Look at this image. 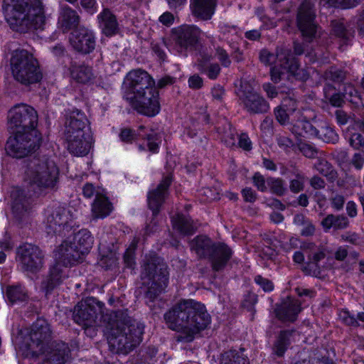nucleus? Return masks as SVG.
<instances>
[{"mask_svg": "<svg viewBox=\"0 0 364 364\" xmlns=\"http://www.w3.org/2000/svg\"><path fill=\"white\" fill-rule=\"evenodd\" d=\"M167 327L179 334L176 340L189 343L196 334L205 330L211 318L205 305L193 299L182 300L164 314Z\"/></svg>", "mask_w": 364, "mask_h": 364, "instance_id": "f257e3e1", "label": "nucleus"}, {"mask_svg": "<svg viewBox=\"0 0 364 364\" xmlns=\"http://www.w3.org/2000/svg\"><path fill=\"white\" fill-rule=\"evenodd\" d=\"M127 309L112 311L103 317L110 350L127 355L142 341L144 326L129 316Z\"/></svg>", "mask_w": 364, "mask_h": 364, "instance_id": "f03ea898", "label": "nucleus"}, {"mask_svg": "<svg viewBox=\"0 0 364 364\" xmlns=\"http://www.w3.org/2000/svg\"><path fill=\"white\" fill-rule=\"evenodd\" d=\"M6 21L17 32L43 29L46 23L40 0H4L2 5Z\"/></svg>", "mask_w": 364, "mask_h": 364, "instance_id": "7ed1b4c3", "label": "nucleus"}, {"mask_svg": "<svg viewBox=\"0 0 364 364\" xmlns=\"http://www.w3.org/2000/svg\"><path fill=\"white\" fill-rule=\"evenodd\" d=\"M318 1L320 9L341 6L351 8L358 4V0H305L300 5L296 17L297 26L304 39L311 42L320 37L321 28L315 22V4Z\"/></svg>", "mask_w": 364, "mask_h": 364, "instance_id": "20e7f679", "label": "nucleus"}, {"mask_svg": "<svg viewBox=\"0 0 364 364\" xmlns=\"http://www.w3.org/2000/svg\"><path fill=\"white\" fill-rule=\"evenodd\" d=\"M25 180L40 189L53 188L58 182L59 170L46 155L30 156L23 161Z\"/></svg>", "mask_w": 364, "mask_h": 364, "instance_id": "39448f33", "label": "nucleus"}, {"mask_svg": "<svg viewBox=\"0 0 364 364\" xmlns=\"http://www.w3.org/2000/svg\"><path fill=\"white\" fill-rule=\"evenodd\" d=\"M142 285L146 288L145 297L153 301L166 289L168 282L167 265L156 255H146L141 266Z\"/></svg>", "mask_w": 364, "mask_h": 364, "instance_id": "423d86ee", "label": "nucleus"}, {"mask_svg": "<svg viewBox=\"0 0 364 364\" xmlns=\"http://www.w3.org/2000/svg\"><path fill=\"white\" fill-rule=\"evenodd\" d=\"M10 63L14 78L23 85L38 83L43 77L38 61L26 50H15Z\"/></svg>", "mask_w": 364, "mask_h": 364, "instance_id": "0eeeda50", "label": "nucleus"}, {"mask_svg": "<svg viewBox=\"0 0 364 364\" xmlns=\"http://www.w3.org/2000/svg\"><path fill=\"white\" fill-rule=\"evenodd\" d=\"M105 305L95 298L89 297L78 302L73 311V319L82 326L89 336L96 334V325L100 318L103 321Z\"/></svg>", "mask_w": 364, "mask_h": 364, "instance_id": "6e6552de", "label": "nucleus"}, {"mask_svg": "<svg viewBox=\"0 0 364 364\" xmlns=\"http://www.w3.org/2000/svg\"><path fill=\"white\" fill-rule=\"evenodd\" d=\"M52 340V330L48 322L43 318H38L31 326L24 346L25 356L36 358L45 353Z\"/></svg>", "mask_w": 364, "mask_h": 364, "instance_id": "1a4fd4ad", "label": "nucleus"}, {"mask_svg": "<svg viewBox=\"0 0 364 364\" xmlns=\"http://www.w3.org/2000/svg\"><path fill=\"white\" fill-rule=\"evenodd\" d=\"M41 139L38 130L32 132L17 130L15 136L9 137L7 140L6 151L14 158H23L40 146Z\"/></svg>", "mask_w": 364, "mask_h": 364, "instance_id": "9d476101", "label": "nucleus"}, {"mask_svg": "<svg viewBox=\"0 0 364 364\" xmlns=\"http://www.w3.org/2000/svg\"><path fill=\"white\" fill-rule=\"evenodd\" d=\"M48 213L46 230L48 234L65 237L75 225L72 213L65 207L55 204Z\"/></svg>", "mask_w": 364, "mask_h": 364, "instance_id": "9b49d317", "label": "nucleus"}, {"mask_svg": "<svg viewBox=\"0 0 364 364\" xmlns=\"http://www.w3.org/2000/svg\"><path fill=\"white\" fill-rule=\"evenodd\" d=\"M238 97L243 109L250 114H265L269 109V102L255 91L247 80L241 81Z\"/></svg>", "mask_w": 364, "mask_h": 364, "instance_id": "f8f14e48", "label": "nucleus"}, {"mask_svg": "<svg viewBox=\"0 0 364 364\" xmlns=\"http://www.w3.org/2000/svg\"><path fill=\"white\" fill-rule=\"evenodd\" d=\"M9 127L21 132H32L38 124L37 112L32 107L21 104L12 107L8 114Z\"/></svg>", "mask_w": 364, "mask_h": 364, "instance_id": "ddd939ff", "label": "nucleus"}, {"mask_svg": "<svg viewBox=\"0 0 364 364\" xmlns=\"http://www.w3.org/2000/svg\"><path fill=\"white\" fill-rule=\"evenodd\" d=\"M201 30L193 25H182L171 31L174 48L181 54L186 55L188 50H195L199 43Z\"/></svg>", "mask_w": 364, "mask_h": 364, "instance_id": "4468645a", "label": "nucleus"}, {"mask_svg": "<svg viewBox=\"0 0 364 364\" xmlns=\"http://www.w3.org/2000/svg\"><path fill=\"white\" fill-rule=\"evenodd\" d=\"M125 97L130 102L133 108L141 114L154 117L160 111L159 94L157 88L151 89L146 92L134 97L126 95Z\"/></svg>", "mask_w": 364, "mask_h": 364, "instance_id": "2eb2a0df", "label": "nucleus"}, {"mask_svg": "<svg viewBox=\"0 0 364 364\" xmlns=\"http://www.w3.org/2000/svg\"><path fill=\"white\" fill-rule=\"evenodd\" d=\"M17 256L22 268L28 272H38L43 265L44 254L36 245L24 243L17 248Z\"/></svg>", "mask_w": 364, "mask_h": 364, "instance_id": "dca6fc26", "label": "nucleus"}, {"mask_svg": "<svg viewBox=\"0 0 364 364\" xmlns=\"http://www.w3.org/2000/svg\"><path fill=\"white\" fill-rule=\"evenodd\" d=\"M69 42L73 49L82 55L91 53L96 46L94 33L85 27L75 28L70 34Z\"/></svg>", "mask_w": 364, "mask_h": 364, "instance_id": "f3484780", "label": "nucleus"}, {"mask_svg": "<svg viewBox=\"0 0 364 364\" xmlns=\"http://www.w3.org/2000/svg\"><path fill=\"white\" fill-rule=\"evenodd\" d=\"M125 83L129 97H134L147 90L156 88L155 82L147 72L142 70L131 71L126 77Z\"/></svg>", "mask_w": 364, "mask_h": 364, "instance_id": "a211bd4d", "label": "nucleus"}, {"mask_svg": "<svg viewBox=\"0 0 364 364\" xmlns=\"http://www.w3.org/2000/svg\"><path fill=\"white\" fill-rule=\"evenodd\" d=\"M12 198V213L18 223H27L31 215V199L27 197L23 190L16 188L11 194Z\"/></svg>", "mask_w": 364, "mask_h": 364, "instance_id": "6ab92c4d", "label": "nucleus"}, {"mask_svg": "<svg viewBox=\"0 0 364 364\" xmlns=\"http://www.w3.org/2000/svg\"><path fill=\"white\" fill-rule=\"evenodd\" d=\"M72 240H65L55 251V258L64 267L73 266L82 260L84 255Z\"/></svg>", "mask_w": 364, "mask_h": 364, "instance_id": "aec40b11", "label": "nucleus"}, {"mask_svg": "<svg viewBox=\"0 0 364 364\" xmlns=\"http://www.w3.org/2000/svg\"><path fill=\"white\" fill-rule=\"evenodd\" d=\"M300 311V301L291 297H287L280 304H277L274 309L276 317L283 322L294 321Z\"/></svg>", "mask_w": 364, "mask_h": 364, "instance_id": "412c9836", "label": "nucleus"}, {"mask_svg": "<svg viewBox=\"0 0 364 364\" xmlns=\"http://www.w3.org/2000/svg\"><path fill=\"white\" fill-rule=\"evenodd\" d=\"M68 143V151L75 156H85L92 146V138L90 133L84 134L65 135Z\"/></svg>", "mask_w": 364, "mask_h": 364, "instance_id": "4be33fe9", "label": "nucleus"}, {"mask_svg": "<svg viewBox=\"0 0 364 364\" xmlns=\"http://www.w3.org/2000/svg\"><path fill=\"white\" fill-rule=\"evenodd\" d=\"M87 124L88 119L85 114L79 109H74L67 117L65 135L88 133L85 131Z\"/></svg>", "mask_w": 364, "mask_h": 364, "instance_id": "5701e85b", "label": "nucleus"}, {"mask_svg": "<svg viewBox=\"0 0 364 364\" xmlns=\"http://www.w3.org/2000/svg\"><path fill=\"white\" fill-rule=\"evenodd\" d=\"M171 183L170 176H166L158 185L157 188L148 194V205L154 215H156L159 208L164 202L168 188Z\"/></svg>", "mask_w": 364, "mask_h": 364, "instance_id": "b1692460", "label": "nucleus"}, {"mask_svg": "<svg viewBox=\"0 0 364 364\" xmlns=\"http://www.w3.org/2000/svg\"><path fill=\"white\" fill-rule=\"evenodd\" d=\"M232 255L231 248L223 242L216 243L209 260L211 262V267L215 272L223 269L227 265L228 261Z\"/></svg>", "mask_w": 364, "mask_h": 364, "instance_id": "393cba45", "label": "nucleus"}, {"mask_svg": "<svg viewBox=\"0 0 364 364\" xmlns=\"http://www.w3.org/2000/svg\"><path fill=\"white\" fill-rule=\"evenodd\" d=\"M70 360V348L67 343L59 341L52 343L44 364H66Z\"/></svg>", "mask_w": 364, "mask_h": 364, "instance_id": "a878e982", "label": "nucleus"}, {"mask_svg": "<svg viewBox=\"0 0 364 364\" xmlns=\"http://www.w3.org/2000/svg\"><path fill=\"white\" fill-rule=\"evenodd\" d=\"M192 14L203 21L211 18L216 6V0H191Z\"/></svg>", "mask_w": 364, "mask_h": 364, "instance_id": "bb28decb", "label": "nucleus"}, {"mask_svg": "<svg viewBox=\"0 0 364 364\" xmlns=\"http://www.w3.org/2000/svg\"><path fill=\"white\" fill-rule=\"evenodd\" d=\"M210 238L205 235L196 237L190 243L191 248L200 259H209L215 245Z\"/></svg>", "mask_w": 364, "mask_h": 364, "instance_id": "cd10ccee", "label": "nucleus"}, {"mask_svg": "<svg viewBox=\"0 0 364 364\" xmlns=\"http://www.w3.org/2000/svg\"><path fill=\"white\" fill-rule=\"evenodd\" d=\"M63 267L62 263L56 261V263L50 269L48 277L43 281L41 287L46 294L50 293L67 277Z\"/></svg>", "mask_w": 364, "mask_h": 364, "instance_id": "c85d7f7f", "label": "nucleus"}, {"mask_svg": "<svg viewBox=\"0 0 364 364\" xmlns=\"http://www.w3.org/2000/svg\"><path fill=\"white\" fill-rule=\"evenodd\" d=\"M171 222L173 228L183 235H193L197 229V226L190 218L181 214L172 217Z\"/></svg>", "mask_w": 364, "mask_h": 364, "instance_id": "c756f323", "label": "nucleus"}, {"mask_svg": "<svg viewBox=\"0 0 364 364\" xmlns=\"http://www.w3.org/2000/svg\"><path fill=\"white\" fill-rule=\"evenodd\" d=\"M72 242L78 248L79 252L85 256L92 248L94 239L89 230L82 229L75 235Z\"/></svg>", "mask_w": 364, "mask_h": 364, "instance_id": "7c9ffc66", "label": "nucleus"}, {"mask_svg": "<svg viewBox=\"0 0 364 364\" xmlns=\"http://www.w3.org/2000/svg\"><path fill=\"white\" fill-rule=\"evenodd\" d=\"M100 26L107 36L115 34L118 31V23L115 16L108 9H105L100 14Z\"/></svg>", "mask_w": 364, "mask_h": 364, "instance_id": "2f4dec72", "label": "nucleus"}, {"mask_svg": "<svg viewBox=\"0 0 364 364\" xmlns=\"http://www.w3.org/2000/svg\"><path fill=\"white\" fill-rule=\"evenodd\" d=\"M80 23V16L76 11L68 6H63L59 17V23L65 30L75 28Z\"/></svg>", "mask_w": 364, "mask_h": 364, "instance_id": "473e14b6", "label": "nucleus"}, {"mask_svg": "<svg viewBox=\"0 0 364 364\" xmlns=\"http://www.w3.org/2000/svg\"><path fill=\"white\" fill-rule=\"evenodd\" d=\"M112 203L103 195L96 193L95 199L92 205V215L95 218H105L112 211Z\"/></svg>", "mask_w": 364, "mask_h": 364, "instance_id": "72a5a7b5", "label": "nucleus"}, {"mask_svg": "<svg viewBox=\"0 0 364 364\" xmlns=\"http://www.w3.org/2000/svg\"><path fill=\"white\" fill-rule=\"evenodd\" d=\"M220 364H250L243 348L239 350H230L221 355Z\"/></svg>", "mask_w": 364, "mask_h": 364, "instance_id": "f704fd0d", "label": "nucleus"}, {"mask_svg": "<svg viewBox=\"0 0 364 364\" xmlns=\"http://www.w3.org/2000/svg\"><path fill=\"white\" fill-rule=\"evenodd\" d=\"M293 333L292 331H282L277 337L273 346L272 354L277 357H283L286 350L291 344V336Z\"/></svg>", "mask_w": 364, "mask_h": 364, "instance_id": "c9c22d12", "label": "nucleus"}, {"mask_svg": "<svg viewBox=\"0 0 364 364\" xmlns=\"http://www.w3.org/2000/svg\"><path fill=\"white\" fill-rule=\"evenodd\" d=\"M321 225L325 231H328L331 228L335 230H343L349 225V220L343 215L328 214L321 221Z\"/></svg>", "mask_w": 364, "mask_h": 364, "instance_id": "e433bc0d", "label": "nucleus"}, {"mask_svg": "<svg viewBox=\"0 0 364 364\" xmlns=\"http://www.w3.org/2000/svg\"><path fill=\"white\" fill-rule=\"evenodd\" d=\"M293 124L292 132L295 134L301 136H314L316 134L318 124L314 125L309 121L296 118Z\"/></svg>", "mask_w": 364, "mask_h": 364, "instance_id": "4c0bfd02", "label": "nucleus"}, {"mask_svg": "<svg viewBox=\"0 0 364 364\" xmlns=\"http://www.w3.org/2000/svg\"><path fill=\"white\" fill-rule=\"evenodd\" d=\"M71 76L77 82L83 84L90 82L94 78L92 68L84 65L73 67Z\"/></svg>", "mask_w": 364, "mask_h": 364, "instance_id": "58836bf2", "label": "nucleus"}, {"mask_svg": "<svg viewBox=\"0 0 364 364\" xmlns=\"http://www.w3.org/2000/svg\"><path fill=\"white\" fill-rule=\"evenodd\" d=\"M315 136L327 143L335 144L338 140V135L335 130L325 122H320Z\"/></svg>", "mask_w": 364, "mask_h": 364, "instance_id": "ea45409f", "label": "nucleus"}, {"mask_svg": "<svg viewBox=\"0 0 364 364\" xmlns=\"http://www.w3.org/2000/svg\"><path fill=\"white\" fill-rule=\"evenodd\" d=\"M6 296L9 302L11 304L25 301L28 299L27 292L21 285L7 287Z\"/></svg>", "mask_w": 364, "mask_h": 364, "instance_id": "a19ab883", "label": "nucleus"}, {"mask_svg": "<svg viewBox=\"0 0 364 364\" xmlns=\"http://www.w3.org/2000/svg\"><path fill=\"white\" fill-rule=\"evenodd\" d=\"M276 65L282 66L290 70L294 69L291 50L284 47L277 48L276 50Z\"/></svg>", "mask_w": 364, "mask_h": 364, "instance_id": "79ce46f5", "label": "nucleus"}, {"mask_svg": "<svg viewBox=\"0 0 364 364\" xmlns=\"http://www.w3.org/2000/svg\"><path fill=\"white\" fill-rule=\"evenodd\" d=\"M198 68L200 73H205L210 80H215L221 71L218 63L205 64L203 60H198Z\"/></svg>", "mask_w": 364, "mask_h": 364, "instance_id": "37998d69", "label": "nucleus"}, {"mask_svg": "<svg viewBox=\"0 0 364 364\" xmlns=\"http://www.w3.org/2000/svg\"><path fill=\"white\" fill-rule=\"evenodd\" d=\"M267 183L270 191L277 196H284L287 191L285 181L281 178L268 177Z\"/></svg>", "mask_w": 364, "mask_h": 364, "instance_id": "c03bdc74", "label": "nucleus"}, {"mask_svg": "<svg viewBox=\"0 0 364 364\" xmlns=\"http://www.w3.org/2000/svg\"><path fill=\"white\" fill-rule=\"evenodd\" d=\"M281 106L291 116V122H294L296 118H301V112L298 109V103L295 100L285 98Z\"/></svg>", "mask_w": 364, "mask_h": 364, "instance_id": "a18cd8bd", "label": "nucleus"}, {"mask_svg": "<svg viewBox=\"0 0 364 364\" xmlns=\"http://www.w3.org/2000/svg\"><path fill=\"white\" fill-rule=\"evenodd\" d=\"M100 265L106 270L113 269L117 267L118 264V257L116 252L110 251L107 254H102L99 262Z\"/></svg>", "mask_w": 364, "mask_h": 364, "instance_id": "49530a36", "label": "nucleus"}, {"mask_svg": "<svg viewBox=\"0 0 364 364\" xmlns=\"http://www.w3.org/2000/svg\"><path fill=\"white\" fill-rule=\"evenodd\" d=\"M316 169L322 175L328 177V178L333 181L337 178V171L333 168L332 165L326 160H322L316 165Z\"/></svg>", "mask_w": 364, "mask_h": 364, "instance_id": "de8ad7c7", "label": "nucleus"}, {"mask_svg": "<svg viewBox=\"0 0 364 364\" xmlns=\"http://www.w3.org/2000/svg\"><path fill=\"white\" fill-rule=\"evenodd\" d=\"M295 178L289 181V190L294 193H298L304 189L305 176L300 171H295Z\"/></svg>", "mask_w": 364, "mask_h": 364, "instance_id": "09e8293b", "label": "nucleus"}, {"mask_svg": "<svg viewBox=\"0 0 364 364\" xmlns=\"http://www.w3.org/2000/svg\"><path fill=\"white\" fill-rule=\"evenodd\" d=\"M346 72L336 67H331L324 72L323 77L326 80H329L336 82H341L346 78Z\"/></svg>", "mask_w": 364, "mask_h": 364, "instance_id": "8fccbe9b", "label": "nucleus"}, {"mask_svg": "<svg viewBox=\"0 0 364 364\" xmlns=\"http://www.w3.org/2000/svg\"><path fill=\"white\" fill-rule=\"evenodd\" d=\"M331 27V33L336 37L345 40H348L349 38L350 33L343 23L337 20L332 21Z\"/></svg>", "mask_w": 364, "mask_h": 364, "instance_id": "3c124183", "label": "nucleus"}, {"mask_svg": "<svg viewBox=\"0 0 364 364\" xmlns=\"http://www.w3.org/2000/svg\"><path fill=\"white\" fill-rule=\"evenodd\" d=\"M136 247V243L133 242L129 246V247L126 250L124 256V265L130 269H134L136 264L135 262V250Z\"/></svg>", "mask_w": 364, "mask_h": 364, "instance_id": "603ef678", "label": "nucleus"}, {"mask_svg": "<svg viewBox=\"0 0 364 364\" xmlns=\"http://www.w3.org/2000/svg\"><path fill=\"white\" fill-rule=\"evenodd\" d=\"M289 71H293L289 68L274 65L270 70L271 80L277 83L280 82Z\"/></svg>", "mask_w": 364, "mask_h": 364, "instance_id": "864d4df0", "label": "nucleus"}, {"mask_svg": "<svg viewBox=\"0 0 364 364\" xmlns=\"http://www.w3.org/2000/svg\"><path fill=\"white\" fill-rule=\"evenodd\" d=\"M274 115L276 119L282 125L287 124L289 122L291 123V116L281 105L274 109Z\"/></svg>", "mask_w": 364, "mask_h": 364, "instance_id": "5fc2aeb1", "label": "nucleus"}, {"mask_svg": "<svg viewBox=\"0 0 364 364\" xmlns=\"http://www.w3.org/2000/svg\"><path fill=\"white\" fill-rule=\"evenodd\" d=\"M257 300V295L253 292L249 291L244 295L241 306L248 311H252Z\"/></svg>", "mask_w": 364, "mask_h": 364, "instance_id": "6e6d98bb", "label": "nucleus"}, {"mask_svg": "<svg viewBox=\"0 0 364 364\" xmlns=\"http://www.w3.org/2000/svg\"><path fill=\"white\" fill-rule=\"evenodd\" d=\"M215 56L218 58L222 66L225 68L230 67L231 64L230 58L227 51L222 47L218 46L215 48Z\"/></svg>", "mask_w": 364, "mask_h": 364, "instance_id": "4d7b16f0", "label": "nucleus"}, {"mask_svg": "<svg viewBox=\"0 0 364 364\" xmlns=\"http://www.w3.org/2000/svg\"><path fill=\"white\" fill-rule=\"evenodd\" d=\"M344 97V95L340 92H335L331 95L326 92V98L336 107H341L345 103Z\"/></svg>", "mask_w": 364, "mask_h": 364, "instance_id": "13d9d810", "label": "nucleus"}, {"mask_svg": "<svg viewBox=\"0 0 364 364\" xmlns=\"http://www.w3.org/2000/svg\"><path fill=\"white\" fill-rule=\"evenodd\" d=\"M167 42L165 39L161 43L152 44V50L153 52L158 56V58L164 61L166 58V55L165 53V48H167Z\"/></svg>", "mask_w": 364, "mask_h": 364, "instance_id": "bf43d9fd", "label": "nucleus"}, {"mask_svg": "<svg viewBox=\"0 0 364 364\" xmlns=\"http://www.w3.org/2000/svg\"><path fill=\"white\" fill-rule=\"evenodd\" d=\"M254 280L255 282L266 292L271 291L274 289L273 282L261 275L255 276Z\"/></svg>", "mask_w": 364, "mask_h": 364, "instance_id": "052dcab7", "label": "nucleus"}, {"mask_svg": "<svg viewBox=\"0 0 364 364\" xmlns=\"http://www.w3.org/2000/svg\"><path fill=\"white\" fill-rule=\"evenodd\" d=\"M276 53H272L267 49H262L259 53L260 61L267 65H270L273 63L276 65Z\"/></svg>", "mask_w": 364, "mask_h": 364, "instance_id": "680f3d73", "label": "nucleus"}, {"mask_svg": "<svg viewBox=\"0 0 364 364\" xmlns=\"http://www.w3.org/2000/svg\"><path fill=\"white\" fill-rule=\"evenodd\" d=\"M339 318L347 326H358V320L348 311H341L339 314Z\"/></svg>", "mask_w": 364, "mask_h": 364, "instance_id": "e2e57ef3", "label": "nucleus"}, {"mask_svg": "<svg viewBox=\"0 0 364 364\" xmlns=\"http://www.w3.org/2000/svg\"><path fill=\"white\" fill-rule=\"evenodd\" d=\"M331 207L336 210H341L343 209L345 203V198L343 195L336 193L330 198Z\"/></svg>", "mask_w": 364, "mask_h": 364, "instance_id": "0e129e2a", "label": "nucleus"}, {"mask_svg": "<svg viewBox=\"0 0 364 364\" xmlns=\"http://www.w3.org/2000/svg\"><path fill=\"white\" fill-rule=\"evenodd\" d=\"M148 144L149 150L153 153H156L159 149V136L158 134H150L146 137Z\"/></svg>", "mask_w": 364, "mask_h": 364, "instance_id": "69168bd1", "label": "nucleus"}, {"mask_svg": "<svg viewBox=\"0 0 364 364\" xmlns=\"http://www.w3.org/2000/svg\"><path fill=\"white\" fill-rule=\"evenodd\" d=\"M253 183L257 187V188L262 191L264 192L267 191V186L265 183H267V180L265 181L264 176L261 175L259 172L255 173L252 177Z\"/></svg>", "mask_w": 364, "mask_h": 364, "instance_id": "338daca9", "label": "nucleus"}, {"mask_svg": "<svg viewBox=\"0 0 364 364\" xmlns=\"http://www.w3.org/2000/svg\"><path fill=\"white\" fill-rule=\"evenodd\" d=\"M350 144L355 149L364 146V137L360 133H353L349 140Z\"/></svg>", "mask_w": 364, "mask_h": 364, "instance_id": "774afa93", "label": "nucleus"}]
</instances>
